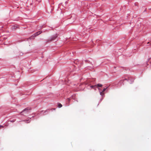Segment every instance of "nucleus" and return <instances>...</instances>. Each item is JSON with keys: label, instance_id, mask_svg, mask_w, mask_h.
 <instances>
[{"label": "nucleus", "instance_id": "1", "mask_svg": "<svg viewBox=\"0 0 151 151\" xmlns=\"http://www.w3.org/2000/svg\"><path fill=\"white\" fill-rule=\"evenodd\" d=\"M42 33V31H39L38 32L36 33H35V34L32 35V36L30 37V39H34L36 36Z\"/></svg>", "mask_w": 151, "mask_h": 151}, {"label": "nucleus", "instance_id": "2", "mask_svg": "<svg viewBox=\"0 0 151 151\" xmlns=\"http://www.w3.org/2000/svg\"><path fill=\"white\" fill-rule=\"evenodd\" d=\"M30 110V109H29V108H27L25 109H24L22 111V112L21 113H23V112H24L25 111H26L27 112H28L29 110Z\"/></svg>", "mask_w": 151, "mask_h": 151}, {"label": "nucleus", "instance_id": "3", "mask_svg": "<svg viewBox=\"0 0 151 151\" xmlns=\"http://www.w3.org/2000/svg\"><path fill=\"white\" fill-rule=\"evenodd\" d=\"M18 27L17 26L14 25L12 27V29L13 30H15L18 28Z\"/></svg>", "mask_w": 151, "mask_h": 151}, {"label": "nucleus", "instance_id": "4", "mask_svg": "<svg viewBox=\"0 0 151 151\" xmlns=\"http://www.w3.org/2000/svg\"><path fill=\"white\" fill-rule=\"evenodd\" d=\"M57 37V35H55V36L52 37L51 38V39L50 40H54L55 38Z\"/></svg>", "mask_w": 151, "mask_h": 151}, {"label": "nucleus", "instance_id": "5", "mask_svg": "<svg viewBox=\"0 0 151 151\" xmlns=\"http://www.w3.org/2000/svg\"><path fill=\"white\" fill-rule=\"evenodd\" d=\"M96 86L98 87H101L102 86V85L101 84L99 83L96 85Z\"/></svg>", "mask_w": 151, "mask_h": 151}, {"label": "nucleus", "instance_id": "6", "mask_svg": "<svg viewBox=\"0 0 151 151\" xmlns=\"http://www.w3.org/2000/svg\"><path fill=\"white\" fill-rule=\"evenodd\" d=\"M106 88H104L103 89L102 91L101 92H100V94L101 95V93H103L106 90Z\"/></svg>", "mask_w": 151, "mask_h": 151}, {"label": "nucleus", "instance_id": "7", "mask_svg": "<svg viewBox=\"0 0 151 151\" xmlns=\"http://www.w3.org/2000/svg\"><path fill=\"white\" fill-rule=\"evenodd\" d=\"M62 105L61 104L59 103L58 104V106L59 108H60V107H62Z\"/></svg>", "mask_w": 151, "mask_h": 151}, {"label": "nucleus", "instance_id": "8", "mask_svg": "<svg viewBox=\"0 0 151 151\" xmlns=\"http://www.w3.org/2000/svg\"><path fill=\"white\" fill-rule=\"evenodd\" d=\"M96 86V85L95 86H91V88H93L95 86Z\"/></svg>", "mask_w": 151, "mask_h": 151}, {"label": "nucleus", "instance_id": "9", "mask_svg": "<svg viewBox=\"0 0 151 151\" xmlns=\"http://www.w3.org/2000/svg\"><path fill=\"white\" fill-rule=\"evenodd\" d=\"M15 121V120L14 119L12 121H11L10 122H14Z\"/></svg>", "mask_w": 151, "mask_h": 151}, {"label": "nucleus", "instance_id": "10", "mask_svg": "<svg viewBox=\"0 0 151 151\" xmlns=\"http://www.w3.org/2000/svg\"><path fill=\"white\" fill-rule=\"evenodd\" d=\"M4 127L3 126L0 125V127Z\"/></svg>", "mask_w": 151, "mask_h": 151}, {"label": "nucleus", "instance_id": "11", "mask_svg": "<svg viewBox=\"0 0 151 151\" xmlns=\"http://www.w3.org/2000/svg\"><path fill=\"white\" fill-rule=\"evenodd\" d=\"M104 94V93H101V95H102V94Z\"/></svg>", "mask_w": 151, "mask_h": 151}, {"label": "nucleus", "instance_id": "12", "mask_svg": "<svg viewBox=\"0 0 151 151\" xmlns=\"http://www.w3.org/2000/svg\"><path fill=\"white\" fill-rule=\"evenodd\" d=\"M149 42H148L147 43V44H149Z\"/></svg>", "mask_w": 151, "mask_h": 151}]
</instances>
